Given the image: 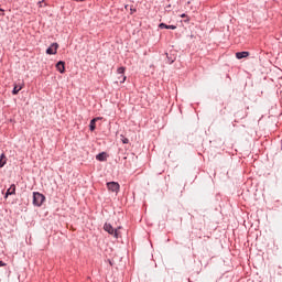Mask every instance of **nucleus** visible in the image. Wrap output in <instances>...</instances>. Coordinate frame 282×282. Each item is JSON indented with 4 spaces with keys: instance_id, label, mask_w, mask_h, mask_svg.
Returning <instances> with one entry per match:
<instances>
[{
    "instance_id": "ddd939ff",
    "label": "nucleus",
    "mask_w": 282,
    "mask_h": 282,
    "mask_svg": "<svg viewBox=\"0 0 282 282\" xmlns=\"http://www.w3.org/2000/svg\"><path fill=\"white\" fill-rule=\"evenodd\" d=\"M23 89V86H14L12 94L13 96H17V94H19L21 90Z\"/></svg>"
},
{
    "instance_id": "6e6552de",
    "label": "nucleus",
    "mask_w": 282,
    "mask_h": 282,
    "mask_svg": "<svg viewBox=\"0 0 282 282\" xmlns=\"http://www.w3.org/2000/svg\"><path fill=\"white\" fill-rule=\"evenodd\" d=\"M248 56H250V52H238L236 53V58H238L239 61H241V58H248Z\"/></svg>"
},
{
    "instance_id": "423d86ee",
    "label": "nucleus",
    "mask_w": 282,
    "mask_h": 282,
    "mask_svg": "<svg viewBox=\"0 0 282 282\" xmlns=\"http://www.w3.org/2000/svg\"><path fill=\"white\" fill-rule=\"evenodd\" d=\"M10 195H17V185L12 184L10 186V188H8L7 193H6V199H8V197H10Z\"/></svg>"
},
{
    "instance_id": "6ab92c4d",
    "label": "nucleus",
    "mask_w": 282,
    "mask_h": 282,
    "mask_svg": "<svg viewBox=\"0 0 282 282\" xmlns=\"http://www.w3.org/2000/svg\"><path fill=\"white\" fill-rule=\"evenodd\" d=\"M75 1H85V0H75Z\"/></svg>"
},
{
    "instance_id": "f3484780",
    "label": "nucleus",
    "mask_w": 282,
    "mask_h": 282,
    "mask_svg": "<svg viewBox=\"0 0 282 282\" xmlns=\"http://www.w3.org/2000/svg\"><path fill=\"white\" fill-rule=\"evenodd\" d=\"M42 3H43V2H41V1L39 2L40 8H43V4H42Z\"/></svg>"
},
{
    "instance_id": "20e7f679",
    "label": "nucleus",
    "mask_w": 282,
    "mask_h": 282,
    "mask_svg": "<svg viewBox=\"0 0 282 282\" xmlns=\"http://www.w3.org/2000/svg\"><path fill=\"white\" fill-rule=\"evenodd\" d=\"M124 70H126V68L124 67H119L118 69H117V73H118V80H119V83H124V80H127V76H124Z\"/></svg>"
},
{
    "instance_id": "f03ea898",
    "label": "nucleus",
    "mask_w": 282,
    "mask_h": 282,
    "mask_svg": "<svg viewBox=\"0 0 282 282\" xmlns=\"http://www.w3.org/2000/svg\"><path fill=\"white\" fill-rule=\"evenodd\" d=\"M43 202H45V196L39 192L33 193V205L34 206H43Z\"/></svg>"
},
{
    "instance_id": "9b49d317",
    "label": "nucleus",
    "mask_w": 282,
    "mask_h": 282,
    "mask_svg": "<svg viewBox=\"0 0 282 282\" xmlns=\"http://www.w3.org/2000/svg\"><path fill=\"white\" fill-rule=\"evenodd\" d=\"M96 160L99 162H106L107 161V154L105 152L97 154Z\"/></svg>"
},
{
    "instance_id": "39448f33",
    "label": "nucleus",
    "mask_w": 282,
    "mask_h": 282,
    "mask_svg": "<svg viewBox=\"0 0 282 282\" xmlns=\"http://www.w3.org/2000/svg\"><path fill=\"white\" fill-rule=\"evenodd\" d=\"M58 51V43H53L47 50L46 54L54 55Z\"/></svg>"
},
{
    "instance_id": "7ed1b4c3",
    "label": "nucleus",
    "mask_w": 282,
    "mask_h": 282,
    "mask_svg": "<svg viewBox=\"0 0 282 282\" xmlns=\"http://www.w3.org/2000/svg\"><path fill=\"white\" fill-rule=\"evenodd\" d=\"M108 191L111 193H119L120 192V184L118 182H109L107 183Z\"/></svg>"
},
{
    "instance_id": "dca6fc26",
    "label": "nucleus",
    "mask_w": 282,
    "mask_h": 282,
    "mask_svg": "<svg viewBox=\"0 0 282 282\" xmlns=\"http://www.w3.org/2000/svg\"><path fill=\"white\" fill-rule=\"evenodd\" d=\"M186 13L181 14V19H186Z\"/></svg>"
},
{
    "instance_id": "0eeeda50",
    "label": "nucleus",
    "mask_w": 282,
    "mask_h": 282,
    "mask_svg": "<svg viewBox=\"0 0 282 282\" xmlns=\"http://www.w3.org/2000/svg\"><path fill=\"white\" fill-rule=\"evenodd\" d=\"M56 69L59 74H65V62L61 61L56 64Z\"/></svg>"
},
{
    "instance_id": "f8f14e48",
    "label": "nucleus",
    "mask_w": 282,
    "mask_h": 282,
    "mask_svg": "<svg viewBox=\"0 0 282 282\" xmlns=\"http://www.w3.org/2000/svg\"><path fill=\"white\" fill-rule=\"evenodd\" d=\"M6 154L2 153L1 156H0V169H3V166H6Z\"/></svg>"
},
{
    "instance_id": "2eb2a0df",
    "label": "nucleus",
    "mask_w": 282,
    "mask_h": 282,
    "mask_svg": "<svg viewBox=\"0 0 282 282\" xmlns=\"http://www.w3.org/2000/svg\"><path fill=\"white\" fill-rule=\"evenodd\" d=\"M6 267V263L3 261H0V268Z\"/></svg>"
},
{
    "instance_id": "4468645a",
    "label": "nucleus",
    "mask_w": 282,
    "mask_h": 282,
    "mask_svg": "<svg viewBox=\"0 0 282 282\" xmlns=\"http://www.w3.org/2000/svg\"><path fill=\"white\" fill-rule=\"evenodd\" d=\"M121 141H122L123 144H129V139H127L124 137H122Z\"/></svg>"
},
{
    "instance_id": "f257e3e1",
    "label": "nucleus",
    "mask_w": 282,
    "mask_h": 282,
    "mask_svg": "<svg viewBox=\"0 0 282 282\" xmlns=\"http://www.w3.org/2000/svg\"><path fill=\"white\" fill-rule=\"evenodd\" d=\"M104 230H106V232H108L109 235H112L115 239H118V237H120V227L117 229H113V227L110 224H105Z\"/></svg>"
},
{
    "instance_id": "1a4fd4ad",
    "label": "nucleus",
    "mask_w": 282,
    "mask_h": 282,
    "mask_svg": "<svg viewBox=\"0 0 282 282\" xmlns=\"http://www.w3.org/2000/svg\"><path fill=\"white\" fill-rule=\"evenodd\" d=\"M98 120H102V118L97 117V118H94V119L90 121V124H89L90 131H96V122H98Z\"/></svg>"
},
{
    "instance_id": "9d476101",
    "label": "nucleus",
    "mask_w": 282,
    "mask_h": 282,
    "mask_svg": "<svg viewBox=\"0 0 282 282\" xmlns=\"http://www.w3.org/2000/svg\"><path fill=\"white\" fill-rule=\"evenodd\" d=\"M159 28H160L161 30H177V26H176V25H167V24H164V23H161V24L159 25Z\"/></svg>"
},
{
    "instance_id": "a211bd4d",
    "label": "nucleus",
    "mask_w": 282,
    "mask_h": 282,
    "mask_svg": "<svg viewBox=\"0 0 282 282\" xmlns=\"http://www.w3.org/2000/svg\"><path fill=\"white\" fill-rule=\"evenodd\" d=\"M0 12H3V9L0 8Z\"/></svg>"
}]
</instances>
